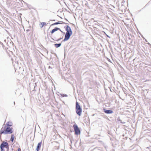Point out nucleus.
Returning <instances> with one entry per match:
<instances>
[{
  "label": "nucleus",
  "instance_id": "obj_5",
  "mask_svg": "<svg viewBox=\"0 0 151 151\" xmlns=\"http://www.w3.org/2000/svg\"><path fill=\"white\" fill-rule=\"evenodd\" d=\"M8 147V144L7 142H3L1 144L0 147L1 149V151H4V148H7Z\"/></svg>",
  "mask_w": 151,
  "mask_h": 151
},
{
  "label": "nucleus",
  "instance_id": "obj_13",
  "mask_svg": "<svg viewBox=\"0 0 151 151\" xmlns=\"http://www.w3.org/2000/svg\"><path fill=\"white\" fill-rule=\"evenodd\" d=\"M59 23L58 22H56V23H54L53 24H52V25H55V24H59Z\"/></svg>",
  "mask_w": 151,
  "mask_h": 151
},
{
  "label": "nucleus",
  "instance_id": "obj_8",
  "mask_svg": "<svg viewBox=\"0 0 151 151\" xmlns=\"http://www.w3.org/2000/svg\"><path fill=\"white\" fill-rule=\"evenodd\" d=\"M59 29L58 28H55L53 29L52 31L51 32V33L52 34L53 33H54V32H55V31H57Z\"/></svg>",
  "mask_w": 151,
  "mask_h": 151
},
{
  "label": "nucleus",
  "instance_id": "obj_11",
  "mask_svg": "<svg viewBox=\"0 0 151 151\" xmlns=\"http://www.w3.org/2000/svg\"><path fill=\"white\" fill-rule=\"evenodd\" d=\"M61 45V44L60 43H59L58 44H55V46L56 47H59Z\"/></svg>",
  "mask_w": 151,
  "mask_h": 151
},
{
  "label": "nucleus",
  "instance_id": "obj_6",
  "mask_svg": "<svg viewBox=\"0 0 151 151\" xmlns=\"http://www.w3.org/2000/svg\"><path fill=\"white\" fill-rule=\"evenodd\" d=\"M42 145V142L39 143L37 145L36 148L37 151H39Z\"/></svg>",
  "mask_w": 151,
  "mask_h": 151
},
{
  "label": "nucleus",
  "instance_id": "obj_14",
  "mask_svg": "<svg viewBox=\"0 0 151 151\" xmlns=\"http://www.w3.org/2000/svg\"><path fill=\"white\" fill-rule=\"evenodd\" d=\"M17 151H21V149L20 148H19L18 149V150Z\"/></svg>",
  "mask_w": 151,
  "mask_h": 151
},
{
  "label": "nucleus",
  "instance_id": "obj_4",
  "mask_svg": "<svg viewBox=\"0 0 151 151\" xmlns=\"http://www.w3.org/2000/svg\"><path fill=\"white\" fill-rule=\"evenodd\" d=\"M72 34V32L70 28L67 25V40L69 39Z\"/></svg>",
  "mask_w": 151,
  "mask_h": 151
},
{
  "label": "nucleus",
  "instance_id": "obj_3",
  "mask_svg": "<svg viewBox=\"0 0 151 151\" xmlns=\"http://www.w3.org/2000/svg\"><path fill=\"white\" fill-rule=\"evenodd\" d=\"M73 127L75 134L77 135L80 134L81 133L80 130L77 125L76 124H74L73 125Z\"/></svg>",
  "mask_w": 151,
  "mask_h": 151
},
{
  "label": "nucleus",
  "instance_id": "obj_10",
  "mask_svg": "<svg viewBox=\"0 0 151 151\" xmlns=\"http://www.w3.org/2000/svg\"><path fill=\"white\" fill-rule=\"evenodd\" d=\"M14 134H12L11 135V141L12 142H13L14 139Z\"/></svg>",
  "mask_w": 151,
  "mask_h": 151
},
{
  "label": "nucleus",
  "instance_id": "obj_7",
  "mask_svg": "<svg viewBox=\"0 0 151 151\" xmlns=\"http://www.w3.org/2000/svg\"><path fill=\"white\" fill-rule=\"evenodd\" d=\"M104 112L106 114H111L113 112L111 110H105L104 109Z\"/></svg>",
  "mask_w": 151,
  "mask_h": 151
},
{
  "label": "nucleus",
  "instance_id": "obj_2",
  "mask_svg": "<svg viewBox=\"0 0 151 151\" xmlns=\"http://www.w3.org/2000/svg\"><path fill=\"white\" fill-rule=\"evenodd\" d=\"M76 110L77 114L80 116L81 114L82 110L78 102L76 103Z\"/></svg>",
  "mask_w": 151,
  "mask_h": 151
},
{
  "label": "nucleus",
  "instance_id": "obj_9",
  "mask_svg": "<svg viewBox=\"0 0 151 151\" xmlns=\"http://www.w3.org/2000/svg\"><path fill=\"white\" fill-rule=\"evenodd\" d=\"M46 24L45 22H41L40 24V26L41 28H42L44 26L46 25Z\"/></svg>",
  "mask_w": 151,
  "mask_h": 151
},
{
  "label": "nucleus",
  "instance_id": "obj_1",
  "mask_svg": "<svg viewBox=\"0 0 151 151\" xmlns=\"http://www.w3.org/2000/svg\"><path fill=\"white\" fill-rule=\"evenodd\" d=\"M12 129V128L7 126L6 124L5 125H3L0 130V135H1L2 134H11L13 132Z\"/></svg>",
  "mask_w": 151,
  "mask_h": 151
},
{
  "label": "nucleus",
  "instance_id": "obj_12",
  "mask_svg": "<svg viewBox=\"0 0 151 151\" xmlns=\"http://www.w3.org/2000/svg\"><path fill=\"white\" fill-rule=\"evenodd\" d=\"M6 124V126H8V127L10 126H12V124H11V122L10 123H9V122H8L7 123V124Z\"/></svg>",
  "mask_w": 151,
  "mask_h": 151
},
{
  "label": "nucleus",
  "instance_id": "obj_15",
  "mask_svg": "<svg viewBox=\"0 0 151 151\" xmlns=\"http://www.w3.org/2000/svg\"><path fill=\"white\" fill-rule=\"evenodd\" d=\"M66 39V34L65 35V38L64 39V40H65Z\"/></svg>",
  "mask_w": 151,
  "mask_h": 151
}]
</instances>
